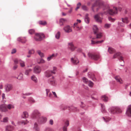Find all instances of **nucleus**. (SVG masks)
Returning <instances> with one entry per match:
<instances>
[{
	"mask_svg": "<svg viewBox=\"0 0 131 131\" xmlns=\"http://www.w3.org/2000/svg\"><path fill=\"white\" fill-rule=\"evenodd\" d=\"M102 6L104 7V14L108 13L110 15H113L117 13L118 9L116 7H114L113 10L111 9L108 5H104L103 2L101 0H97L95 3L92 5V10L94 12H96Z\"/></svg>",
	"mask_w": 131,
	"mask_h": 131,
	"instance_id": "1",
	"label": "nucleus"
},
{
	"mask_svg": "<svg viewBox=\"0 0 131 131\" xmlns=\"http://www.w3.org/2000/svg\"><path fill=\"white\" fill-rule=\"evenodd\" d=\"M89 58L91 59L96 61L100 59V55L97 53L89 52L88 54Z\"/></svg>",
	"mask_w": 131,
	"mask_h": 131,
	"instance_id": "2",
	"label": "nucleus"
},
{
	"mask_svg": "<svg viewBox=\"0 0 131 131\" xmlns=\"http://www.w3.org/2000/svg\"><path fill=\"white\" fill-rule=\"evenodd\" d=\"M113 58H118L120 61H123V63L121 64V66H124V61L123 60V58L122 56V54L120 52H118L115 53L113 55Z\"/></svg>",
	"mask_w": 131,
	"mask_h": 131,
	"instance_id": "3",
	"label": "nucleus"
},
{
	"mask_svg": "<svg viewBox=\"0 0 131 131\" xmlns=\"http://www.w3.org/2000/svg\"><path fill=\"white\" fill-rule=\"evenodd\" d=\"M40 116L41 114L37 110H35L32 113L31 117L33 119L37 120Z\"/></svg>",
	"mask_w": 131,
	"mask_h": 131,
	"instance_id": "4",
	"label": "nucleus"
},
{
	"mask_svg": "<svg viewBox=\"0 0 131 131\" xmlns=\"http://www.w3.org/2000/svg\"><path fill=\"white\" fill-rule=\"evenodd\" d=\"M44 35L42 33L36 34L34 37L35 39L37 41H40L43 38L45 37Z\"/></svg>",
	"mask_w": 131,
	"mask_h": 131,
	"instance_id": "5",
	"label": "nucleus"
},
{
	"mask_svg": "<svg viewBox=\"0 0 131 131\" xmlns=\"http://www.w3.org/2000/svg\"><path fill=\"white\" fill-rule=\"evenodd\" d=\"M39 123L42 124L45 123L47 120V118L45 117H39V118L37 120Z\"/></svg>",
	"mask_w": 131,
	"mask_h": 131,
	"instance_id": "6",
	"label": "nucleus"
},
{
	"mask_svg": "<svg viewBox=\"0 0 131 131\" xmlns=\"http://www.w3.org/2000/svg\"><path fill=\"white\" fill-rule=\"evenodd\" d=\"M13 88V85L10 84H7L5 86V89L7 92H9L12 90Z\"/></svg>",
	"mask_w": 131,
	"mask_h": 131,
	"instance_id": "7",
	"label": "nucleus"
},
{
	"mask_svg": "<svg viewBox=\"0 0 131 131\" xmlns=\"http://www.w3.org/2000/svg\"><path fill=\"white\" fill-rule=\"evenodd\" d=\"M63 30L66 33H70L72 31V29L71 27L69 25L65 26L63 28Z\"/></svg>",
	"mask_w": 131,
	"mask_h": 131,
	"instance_id": "8",
	"label": "nucleus"
},
{
	"mask_svg": "<svg viewBox=\"0 0 131 131\" xmlns=\"http://www.w3.org/2000/svg\"><path fill=\"white\" fill-rule=\"evenodd\" d=\"M48 82L53 86L56 85L57 84L56 81L53 77H52L50 79H49Z\"/></svg>",
	"mask_w": 131,
	"mask_h": 131,
	"instance_id": "9",
	"label": "nucleus"
},
{
	"mask_svg": "<svg viewBox=\"0 0 131 131\" xmlns=\"http://www.w3.org/2000/svg\"><path fill=\"white\" fill-rule=\"evenodd\" d=\"M0 111L3 112H6L8 111L6 105L3 104L0 105Z\"/></svg>",
	"mask_w": 131,
	"mask_h": 131,
	"instance_id": "10",
	"label": "nucleus"
},
{
	"mask_svg": "<svg viewBox=\"0 0 131 131\" xmlns=\"http://www.w3.org/2000/svg\"><path fill=\"white\" fill-rule=\"evenodd\" d=\"M100 14H99L95 15L94 16V18L95 20L97 22L101 23L102 18L100 16Z\"/></svg>",
	"mask_w": 131,
	"mask_h": 131,
	"instance_id": "11",
	"label": "nucleus"
},
{
	"mask_svg": "<svg viewBox=\"0 0 131 131\" xmlns=\"http://www.w3.org/2000/svg\"><path fill=\"white\" fill-rule=\"evenodd\" d=\"M71 61L73 64L75 65H78L79 62L78 59L75 57L71 58Z\"/></svg>",
	"mask_w": 131,
	"mask_h": 131,
	"instance_id": "12",
	"label": "nucleus"
},
{
	"mask_svg": "<svg viewBox=\"0 0 131 131\" xmlns=\"http://www.w3.org/2000/svg\"><path fill=\"white\" fill-rule=\"evenodd\" d=\"M41 70L40 67L39 66H36L34 69V73H40Z\"/></svg>",
	"mask_w": 131,
	"mask_h": 131,
	"instance_id": "13",
	"label": "nucleus"
},
{
	"mask_svg": "<svg viewBox=\"0 0 131 131\" xmlns=\"http://www.w3.org/2000/svg\"><path fill=\"white\" fill-rule=\"evenodd\" d=\"M68 47L72 51H74L76 48V47L74 46L72 42L69 43Z\"/></svg>",
	"mask_w": 131,
	"mask_h": 131,
	"instance_id": "14",
	"label": "nucleus"
},
{
	"mask_svg": "<svg viewBox=\"0 0 131 131\" xmlns=\"http://www.w3.org/2000/svg\"><path fill=\"white\" fill-rule=\"evenodd\" d=\"M127 115L129 116H131V105L128 106L126 112Z\"/></svg>",
	"mask_w": 131,
	"mask_h": 131,
	"instance_id": "15",
	"label": "nucleus"
},
{
	"mask_svg": "<svg viewBox=\"0 0 131 131\" xmlns=\"http://www.w3.org/2000/svg\"><path fill=\"white\" fill-rule=\"evenodd\" d=\"M52 74H53L51 72L50 70H47L45 73V76L47 78L50 77L52 75Z\"/></svg>",
	"mask_w": 131,
	"mask_h": 131,
	"instance_id": "16",
	"label": "nucleus"
},
{
	"mask_svg": "<svg viewBox=\"0 0 131 131\" xmlns=\"http://www.w3.org/2000/svg\"><path fill=\"white\" fill-rule=\"evenodd\" d=\"M13 127L11 125H7L5 127L6 131H12Z\"/></svg>",
	"mask_w": 131,
	"mask_h": 131,
	"instance_id": "17",
	"label": "nucleus"
},
{
	"mask_svg": "<svg viewBox=\"0 0 131 131\" xmlns=\"http://www.w3.org/2000/svg\"><path fill=\"white\" fill-rule=\"evenodd\" d=\"M96 35V37L95 38H93V39H99L101 38L102 36V34L101 33H97L95 34Z\"/></svg>",
	"mask_w": 131,
	"mask_h": 131,
	"instance_id": "18",
	"label": "nucleus"
},
{
	"mask_svg": "<svg viewBox=\"0 0 131 131\" xmlns=\"http://www.w3.org/2000/svg\"><path fill=\"white\" fill-rule=\"evenodd\" d=\"M114 78L120 84L122 83V80L119 76H116Z\"/></svg>",
	"mask_w": 131,
	"mask_h": 131,
	"instance_id": "19",
	"label": "nucleus"
},
{
	"mask_svg": "<svg viewBox=\"0 0 131 131\" xmlns=\"http://www.w3.org/2000/svg\"><path fill=\"white\" fill-rule=\"evenodd\" d=\"M57 55V53L52 54V55L50 56L49 57L47 58V60L48 61H49L51 59H53V58L56 57Z\"/></svg>",
	"mask_w": 131,
	"mask_h": 131,
	"instance_id": "20",
	"label": "nucleus"
},
{
	"mask_svg": "<svg viewBox=\"0 0 131 131\" xmlns=\"http://www.w3.org/2000/svg\"><path fill=\"white\" fill-rule=\"evenodd\" d=\"M28 114L26 112H23L21 115L22 117L23 118H26L28 117Z\"/></svg>",
	"mask_w": 131,
	"mask_h": 131,
	"instance_id": "21",
	"label": "nucleus"
},
{
	"mask_svg": "<svg viewBox=\"0 0 131 131\" xmlns=\"http://www.w3.org/2000/svg\"><path fill=\"white\" fill-rule=\"evenodd\" d=\"M17 40L19 42H21L22 43H25L26 41V39L22 37L18 38H17Z\"/></svg>",
	"mask_w": 131,
	"mask_h": 131,
	"instance_id": "22",
	"label": "nucleus"
},
{
	"mask_svg": "<svg viewBox=\"0 0 131 131\" xmlns=\"http://www.w3.org/2000/svg\"><path fill=\"white\" fill-rule=\"evenodd\" d=\"M110 113L112 114H114L116 112V107H113L110 110Z\"/></svg>",
	"mask_w": 131,
	"mask_h": 131,
	"instance_id": "23",
	"label": "nucleus"
},
{
	"mask_svg": "<svg viewBox=\"0 0 131 131\" xmlns=\"http://www.w3.org/2000/svg\"><path fill=\"white\" fill-rule=\"evenodd\" d=\"M28 122L27 120L22 121L18 122V124L19 125H26L27 124Z\"/></svg>",
	"mask_w": 131,
	"mask_h": 131,
	"instance_id": "24",
	"label": "nucleus"
},
{
	"mask_svg": "<svg viewBox=\"0 0 131 131\" xmlns=\"http://www.w3.org/2000/svg\"><path fill=\"white\" fill-rule=\"evenodd\" d=\"M93 30L94 34L98 32L99 29L96 25H94L93 27Z\"/></svg>",
	"mask_w": 131,
	"mask_h": 131,
	"instance_id": "25",
	"label": "nucleus"
},
{
	"mask_svg": "<svg viewBox=\"0 0 131 131\" xmlns=\"http://www.w3.org/2000/svg\"><path fill=\"white\" fill-rule=\"evenodd\" d=\"M66 21V19L63 18H61L60 19L59 21V24L60 26L63 25L64 23Z\"/></svg>",
	"mask_w": 131,
	"mask_h": 131,
	"instance_id": "26",
	"label": "nucleus"
},
{
	"mask_svg": "<svg viewBox=\"0 0 131 131\" xmlns=\"http://www.w3.org/2000/svg\"><path fill=\"white\" fill-rule=\"evenodd\" d=\"M122 21L124 23L126 24H127L129 22V20L128 19V18L126 17L122 18Z\"/></svg>",
	"mask_w": 131,
	"mask_h": 131,
	"instance_id": "27",
	"label": "nucleus"
},
{
	"mask_svg": "<svg viewBox=\"0 0 131 131\" xmlns=\"http://www.w3.org/2000/svg\"><path fill=\"white\" fill-rule=\"evenodd\" d=\"M7 109L10 110L14 108V107L13 105L11 104H9L6 105Z\"/></svg>",
	"mask_w": 131,
	"mask_h": 131,
	"instance_id": "28",
	"label": "nucleus"
},
{
	"mask_svg": "<svg viewBox=\"0 0 131 131\" xmlns=\"http://www.w3.org/2000/svg\"><path fill=\"white\" fill-rule=\"evenodd\" d=\"M20 66L21 67H25V62L21 60H20L19 61Z\"/></svg>",
	"mask_w": 131,
	"mask_h": 131,
	"instance_id": "29",
	"label": "nucleus"
},
{
	"mask_svg": "<svg viewBox=\"0 0 131 131\" xmlns=\"http://www.w3.org/2000/svg\"><path fill=\"white\" fill-rule=\"evenodd\" d=\"M88 74L89 77L92 78L93 81H96V79L93 74L92 75H91V73H88Z\"/></svg>",
	"mask_w": 131,
	"mask_h": 131,
	"instance_id": "30",
	"label": "nucleus"
},
{
	"mask_svg": "<svg viewBox=\"0 0 131 131\" xmlns=\"http://www.w3.org/2000/svg\"><path fill=\"white\" fill-rule=\"evenodd\" d=\"M88 14H86L85 15V20L87 23H89V19L88 17Z\"/></svg>",
	"mask_w": 131,
	"mask_h": 131,
	"instance_id": "31",
	"label": "nucleus"
},
{
	"mask_svg": "<svg viewBox=\"0 0 131 131\" xmlns=\"http://www.w3.org/2000/svg\"><path fill=\"white\" fill-rule=\"evenodd\" d=\"M32 71V70L31 69H27L25 71V74L27 75H29Z\"/></svg>",
	"mask_w": 131,
	"mask_h": 131,
	"instance_id": "32",
	"label": "nucleus"
},
{
	"mask_svg": "<svg viewBox=\"0 0 131 131\" xmlns=\"http://www.w3.org/2000/svg\"><path fill=\"white\" fill-rule=\"evenodd\" d=\"M102 99L103 101L106 102L108 101V98L105 95H104L102 96Z\"/></svg>",
	"mask_w": 131,
	"mask_h": 131,
	"instance_id": "33",
	"label": "nucleus"
},
{
	"mask_svg": "<svg viewBox=\"0 0 131 131\" xmlns=\"http://www.w3.org/2000/svg\"><path fill=\"white\" fill-rule=\"evenodd\" d=\"M37 62L39 64H41L45 63V61L43 59L40 58L37 60Z\"/></svg>",
	"mask_w": 131,
	"mask_h": 131,
	"instance_id": "34",
	"label": "nucleus"
},
{
	"mask_svg": "<svg viewBox=\"0 0 131 131\" xmlns=\"http://www.w3.org/2000/svg\"><path fill=\"white\" fill-rule=\"evenodd\" d=\"M31 79L34 82L36 83L37 82V78L35 75H32L31 77Z\"/></svg>",
	"mask_w": 131,
	"mask_h": 131,
	"instance_id": "35",
	"label": "nucleus"
},
{
	"mask_svg": "<svg viewBox=\"0 0 131 131\" xmlns=\"http://www.w3.org/2000/svg\"><path fill=\"white\" fill-rule=\"evenodd\" d=\"M103 41L104 40H102L100 41H98L96 42H95L93 40H92L91 41V43L92 44H97L101 43L103 42Z\"/></svg>",
	"mask_w": 131,
	"mask_h": 131,
	"instance_id": "36",
	"label": "nucleus"
},
{
	"mask_svg": "<svg viewBox=\"0 0 131 131\" xmlns=\"http://www.w3.org/2000/svg\"><path fill=\"white\" fill-rule=\"evenodd\" d=\"M101 106L102 107V112L103 113H106V111L105 109L104 106L102 104H101Z\"/></svg>",
	"mask_w": 131,
	"mask_h": 131,
	"instance_id": "37",
	"label": "nucleus"
},
{
	"mask_svg": "<svg viewBox=\"0 0 131 131\" xmlns=\"http://www.w3.org/2000/svg\"><path fill=\"white\" fill-rule=\"evenodd\" d=\"M38 23L40 25H45L47 24L46 22L45 21H38Z\"/></svg>",
	"mask_w": 131,
	"mask_h": 131,
	"instance_id": "38",
	"label": "nucleus"
},
{
	"mask_svg": "<svg viewBox=\"0 0 131 131\" xmlns=\"http://www.w3.org/2000/svg\"><path fill=\"white\" fill-rule=\"evenodd\" d=\"M108 52L110 53H112L115 52V50L113 48H109L108 49Z\"/></svg>",
	"mask_w": 131,
	"mask_h": 131,
	"instance_id": "39",
	"label": "nucleus"
},
{
	"mask_svg": "<svg viewBox=\"0 0 131 131\" xmlns=\"http://www.w3.org/2000/svg\"><path fill=\"white\" fill-rule=\"evenodd\" d=\"M23 75L22 73H20L17 78L19 80H21L23 79Z\"/></svg>",
	"mask_w": 131,
	"mask_h": 131,
	"instance_id": "40",
	"label": "nucleus"
},
{
	"mask_svg": "<svg viewBox=\"0 0 131 131\" xmlns=\"http://www.w3.org/2000/svg\"><path fill=\"white\" fill-rule=\"evenodd\" d=\"M78 24V23H74V28H76L77 30H80L82 28L81 27H79V26H77Z\"/></svg>",
	"mask_w": 131,
	"mask_h": 131,
	"instance_id": "41",
	"label": "nucleus"
},
{
	"mask_svg": "<svg viewBox=\"0 0 131 131\" xmlns=\"http://www.w3.org/2000/svg\"><path fill=\"white\" fill-rule=\"evenodd\" d=\"M28 101L30 103H33L35 102V100L32 97H29L28 99Z\"/></svg>",
	"mask_w": 131,
	"mask_h": 131,
	"instance_id": "42",
	"label": "nucleus"
},
{
	"mask_svg": "<svg viewBox=\"0 0 131 131\" xmlns=\"http://www.w3.org/2000/svg\"><path fill=\"white\" fill-rule=\"evenodd\" d=\"M50 71L53 74H55L57 71V68L55 67H53V70Z\"/></svg>",
	"mask_w": 131,
	"mask_h": 131,
	"instance_id": "43",
	"label": "nucleus"
},
{
	"mask_svg": "<svg viewBox=\"0 0 131 131\" xmlns=\"http://www.w3.org/2000/svg\"><path fill=\"white\" fill-rule=\"evenodd\" d=\"M83 82L86 84H87L89 81L85 77H84L83 78Z\"/></svg>",
	"mask_w": 131,
	"mask_h": 131,
	"instance_id": "44",
	"label": "nucleus"
},
{
	"mask_svg": "<svg viewBox=\"0 0 131 131\" xmlns=\"http://www.w3.org/2000/svg\"><path fill=\"white\" fill-rule=\"evenodd\" d=\"M60 32L58 31L56 35V38L57 39L59 38L60 36Z\"/></svg>",
	"mask_w": 131,
	"mask_h": 131,
	"instance_id": "45",
	"label": "nucleus"
},
{
	"mask_svg": "<svg viewBox=\"0 0 131 131\" xmlns=\"http://www.w3.org/2000/svg\"><path fill=\"white\" fill-rule=\"evenodd\" d=\"M88 85L90 87H92L93 86V83L92 81H89V82H88Z\"/></svg>",
	"mask_w": 131,
	"mask_h": 131,
	"instance_id": "46",
	"label": "nucleus"
},
{
	"mask_svg": "<svg viewBox=\"0 0 131 131\" xmlns=\"http://www.w3.org/2000/svg\"><path fill=\"white\" fill-rule=\"evenodd\" d=\"M34 128L35 129V130L36 131H39V128L38 127V126L37 124L35 123L34 124Z\"/></svg>",
	"mask_w": 131,
	"mask_h": 131,
	"instance_id": "47",
	"label": "nucleus"
},
{
	"mask_svg": "<svg viewBox=\"0 0 131 131\" xmlns=\"http://www.w3.org/2000/svg\"><path fill=\"white\" fill-rule=\"evenodd\" d=\"M8 118L7 117H5L3 118V121H1V122L6 123L8 122Z\"/></svg>",
	"mask_w": 131,
	"mask_h": 131,
	"instance_id": "48",
	"label": "nucleus"
},
{
	"mask_svg": "<svg viewBox=\"0 0 131 131\" xmlns=\"http://www.w3.org/2000/svg\"><path fill=\"white\" fill-rule=\"evenodd\" d=\"M38 54L40 55L41 57H42L44 56V54L42 53L40 50H38L37 51Z\"/></svg>",
	"mask_w": 131,
	"mask_h": 131,
	"instance_id": "49",
	"label": "nucleus"
},
{
	"mask_svg": "<svg viewBox=\"0 0 131 131\" xmlns=\"http://www.w3.org/2000/svg\"><path fill=\"white\" fill-rule=\"evenodd\" d=\"M116 113H121L122 112V111L121 109L118 107H116Z\"/></svg>",
	"mask_w": 131,
	"mask_h": 131,
	"instance_id": "50",
	"label": "nucleus"
},
{
	"mask_svg": "<svg viewBox=\"0 0 131 131\" xmlns=\"http://www.w3.org/2000/svg\"><path fill=\"white\" fill-rule=\"evenodd\" d=\"M111 24H106L105 25L104 27L106 28H109L111 26Z\"/></svg>",
	"mask_w": 131,
	"mask_h": 131,
	"instance_id": "51",
	"label": "nucleus"
},
{
	"mask_svg": "<svg viewBox=\"0 0 131 131\" xmlns=\"http://www.w3.org/2000/svg\"><path fill=\"white\" fill-rule=\"evenodd\" d=\"M81 5V3H79L77 5V7L75 9V10H77L78 9H79Z\"/></svg>",
	"mask_w": 131,
	"mask_h": 131,
	"instance_id": "52",
	"label": "nucleus"
},
{
	"mask_svg": "<svg viewBox=\"0 0 131 131\" xmlns=\"http://www.w3.org/2000/svg\"><path fill=\"white\" fill-rule=\"evenodd\" d=\"M29 33L31 34H33L35 32V30L33 29H31L29 30Z\"/></svg>",
	"mask_w": 131,
	"mask_h": 131,
	"instance_id": "53",
	"label": "nucleus"
},
{
	"mask_svg": "<svg viewBox=\"0 0 131 131\" xmlns=\"http://www.w3.org/2000/svg\"><path fill=\"white\" fill-rule=\"evenodd\" d=\"M34 50L33 49H31L29 50L28 52V53L29 54H32L34 53Z\"/></svg>",
	"mask_w": 131,
	"mask_h": 131,
	"instance_id": "54",
	"label": "nucleus"
},
{
	"mask_svg": "<svg viewBox=\"0 0 131 131\" xmlns=\"http://www.w3.org/2000/svg\"><path fill=\"white\" fill-rule=\"evenodd\" d=\"M70 108L72 110L74 111H77V110H78L77 109L76 107H74L73 106H71Z\"/></svg>",
	"mask_w": 131,
	"mask_h": 131,
	"instance_id": "55",
	"label": "nucleus"
},
{
	"mask_svg": "<svg viewBox=\"0 0 131 131\" xmlns=\"http://www.w3.org/2000/svg\"><path fill=\"white\" fill-rule=\"evenodd\" d=\"M82 9L84 10H88V8L85 5H83L82 7Z\"/></svg>",
	"mask_w": 131,
	"mask_h": 131,
	"instance_id": "56",
	"label": "nucleus"
},
{
	"mask_svg": "<svg viewBox=\"0 0 131 131\" xmlns=\"http://www.w3.org/2000/svg\"><path fill=\"white\" fill-rule=\"evenodd\" d=\"M45 131H54L50 128L48 127L46 128Z\"/></svg>",
	"mask_w": 131,
	"mask_h": 131,
	"instance_id": "57",
	"label": "nucleus"
},
{
	"mask_svg": "<svg viewBox=\"0 0 131 131\" xmlns=\"http://www.w3.org/2000/svg\"><path fill=\"white\" fill-rule=\"evenodd\" d=\"M108 19L109 20L112 22L114 21L115 20L114 19L112 18L111 17H109L108 18Z\"/></svg>",
	"mask_w": 131,
	"mask_h": 131,
	"instance_id": "58",
	"label": "nucleus"
},
{
	"mask_svg": "<svg viewBox=\"0 0 131 131\" xmlns=\"http://www.w3.org/2000/svg\"><path fill=\"white\" fill-rule=\"evenodd\" d=\"M69 124V122L68 121H67L65 123L64 126H66L67 127L68 126Z\"/></svg>",
	"mask_w": 131,
	"mask_h": 131,
	"instance_id": "59",
	"label": "nucleus"
},
{
	"mask_svg": "<svg viewBox=\"0 0 131 131\" xmlns=\"http://www.w3.org/2000/svg\"><path fill=\"white\" fill-rule=\"evenodd\" d=\"M14 62L15 63V64H17L18 62V61L17 59H15L14 60Z\"/></svg>",
	"mask_w": 131,
	"mask_h": 131,
	"instance_id": "60",
	"label": "nucleus"
},
{
	"mask_svg": "<svg viewBox=\"0 0 131 131\" xmlns=\"http://www.w3.org/2000/svg\"><path fill=\"white\" fill-rule=\"evenodd\" d=\"M49 123L51 125H52L53 124V122L52 119H50L49 121Z\"/></svg>",
	"mask_w": 131,
	"mask_h": 131,
	"instance_id": "61",
	"label": "nucleus"
},
{
	"mask_svg": "<svg viewBox=\"0 0 131 131\" xmlns=\"http://www.w3.org/2000/svg\"><path fill=\"white\" fill-rule=\"evenodd\" d=\"M18 66L17 64H15L14 66L13 67V69L15 70H16Z\"/></svg>",
	"mask_w": 131,
	"mask_h": 131,
	"instance_id": "62",
	"label": "nucleus"
},
{
	"mask_svg": "<svg viewBox=\"0 0 131 131\" xmlns=\"http://www.w3.org/2000/svg\"><path fill=\"white\" fill-rule=\"evenodd\" d=\"M67 126H64L63 127V131H67Z\"/></svg>",
	"mask_w": 131,
	"mask_h": 131,
	"instance_id": "63",
	"label": "nucleus"
},
{
	"mask_svg": "<svg viewBox=\"0 0 131 131\" xmlns=\"http://www.w3.org/2000/svg\"><path fill=\"white\" fill-rule=\"evenodd\" d=\"M16 52V50L15 49H14L12 50V51L11 52V53L12 54H14V53H15Z\"/></svg>",
	"mask_w": 131,
	"mask_h": 131,
	"instance_id": "64",
	"label": "nucleus"
}]
</instances>
